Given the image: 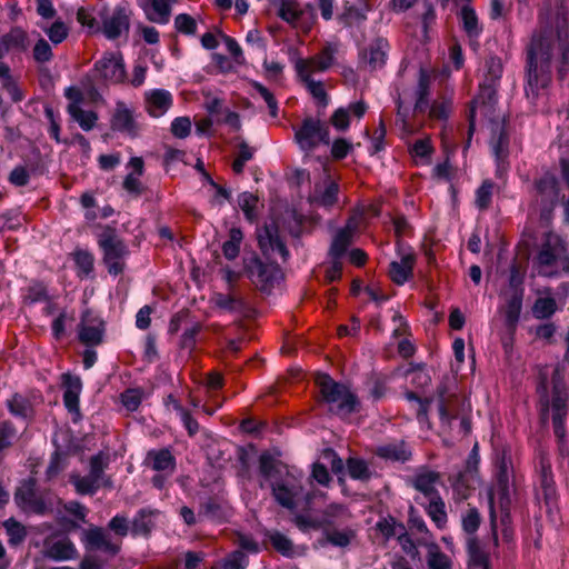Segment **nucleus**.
<instances>
[{"mask_svg": "<svg viewBox=\"0 0 569 569\" xmlns=\"http://www.w3.org/2000/svg\"><path fill=\"white\" fill-rule=\"evenodd\" d=\"M497 91L489 96L485 90L479 89L478 96L470 102L468 139L465 149L470 146L476 116L479 112L489 122L490 146L497 160V173L501 176L506 171L505 160L508 157L509 138L506 131V114L497 109Z\"/></svg>", "mask_w": 569, "mask_h": 569, "instance_id": "nucleus-1", "label": "nucleus"}, {"mask_svg": "<svg viewBox=\"0 0 569 569\" xmlns=\"http://www.w3.org/2000/svg\"><path fill=\"white\" fill-rule=\"evenodd\" d=\"M553 40L551 36H533L527 50V66L525 88L528 98L535 100L541 90L550 82V63L552 58Z\"/></svg>", "mask_w": 569, "mask_h": 569, "instance_id": "nucleus-2", "label": "nucleus"}, {"mask_svg": "<svg viewBox=\"0 0 569 569\" xmlns=\"http://www.w3.org/2000/svg\"><path fill=\"white\" fill-rule=\"evenodd\" d=\"M551 380V392L548 391L545 380L537 387L540 399L541 418L545 421L549 416L551 417L553 432L559 441H563L566 437L565 422L568 415V388L559 369L553 371Z\"/></svg>", "mask_w": 569, "mask_h": 569, "instance_id": "nucleus-3", "label": "nucleus"}, {"mask_svg": "<svg viewBox=\"0 0 569 569\" xmlns=\"http://www.w3.org/2000/svg\"><path fill=\"white\" fill-rule=\"evenodd\" d=\"M536 263L538 272L546 277L569 271V254L565 241L558 234L547 232L536 257Z\"/></svg>", "mask_w": 569, "mask_h": 569, "instance_id": "nucleus-4", "label": "nucleus"}, {"mask_svg": "<svg viewBox=\"0 0 569 569\" xmlns=\"http://www.w3.org/2000/svg\"><path fill=\"white\" fill-rule=\"evenodd\" d=\"M317 385L322 400L328 405L330 412L340 417H347L356 411L358 406L357 397L346 385L335 381L326 373L317 376Z\"/></svg>", "mask_w": 569, "mask_h": 569, "instance_id": "nucleus-5", "label": "nucleus"}, {"mask_svg": "<svg viewBox=\"0 0 569 569\" xmlns=\"http://www.w3.org/2000/svg\"><path fill=\"white\" fill-rule=\"evenodd\" d=\"M110 463V455L100 451L89 460V473L86 476L71 475L70 481L80 495H94L101 487L112 488V479L104 473Z\"/></svg>", "mask_w": 569, "mask_h": 569, "instance_id": "nucleus-6", "label": "nucleus"}, {"mask_svg": "<svg viewBox=\"0 0 569 569\" xmlns=\"http://www.w3.org/2000/svg\"><path fill=\"white\" fill-rule=\"evenodd\" d=\"M244 271L252 283L263 292H270L282 278V271L276 259L263 262L256 254L244 259Z\"/></svg>", "mask_w": 569, "mask_h": 569, "instance_id": "nucleus-7", "label": "nucleus"}, {"mask_svg": "<svg viewBox=\"0 0 569 569\" xmlns=\"http://www.w3.org/2000/svg\"><path fill=\"white\" fill-rule=\"evenodd\" d=\"M99 244L103 250V261L109 273L118 276L124 269V258L128 253L123 241L114 230L107 228L99 237Z\"/></svg>", "mask_w": 569, "mask_h": 569, "instance_id": "nucleus-8", "label": "nucleus"}, {"mask_svg": "<svg viewBox=\"0 0 569 569\" xmlns=\"http://www.w3.org/2000/svg\"><path fill=\"white\" fill-rule=\"evenodd\" d=\"M257 240L259 249L267 260H277L279 257L282 262L288 261L289 250L273 221L257 229Z\"/></svg>", "mask_w": 569, "mask_h": 569, "instance_id": "nucleus-9", "label": "nucleus"}, {"mask_svg": "<svg viewBox=\"0 0 569 569\" xmlns=\"http://www.w3.org/2000/svg\"><path fill=\"white\" fill-rule=\"evenodd\" d=\"M295 140L305 152H311L320 143L329 144V129L320 120L306 118L295 132Z\"/></svg>", "mask_w": 569, "mask_h": 569, "instance_id": "nucleus-10", "label": "nucleus"}, {"mask_svg": "<svg viewBox=\"0 0 569 569\" xmlns=\"http://www.w3.org/2000/svg\"><path fill=\"white\" fill-rule=\"evenodd\" d=\"M537 194L535 204L539 207L540 218L549 221L558 200L557 179L553 174L546 173L536 183Z\"/></svg>", "mask_w": 569, "mask_h": 569, "instance_id": "nucleus-11", "label": "nucleus"}, {"mask_svg": "<svg viewBox=\"0 0 569 569\" xmlns=\"http://www.w3.org/2000/svg\"><path fill=\"white\" fill-rule=\"evenodd\" d=\"M272 496L283 508L293 510L297 506L296 499L302 493V486L298 477L287 471V477L279 481L271 482Z\"/></svg>", "mask_w": 569, "mask_h": 569, "instance_id": "nucleus-12", "label": "nucleus"}, {"mask_svg": "<svg viewBox=\"0 0 569 569\" xmlns=\"http://www.w3.org/2000/svg\"><path fill=\"white\" fill-rule=\"evenodd\" d=\"M100 19L102 21V27H100V31L109 40H114L119 38L121 34H127L129 32L130 19L124 8L119 7L112 13L101 11Z\"/></svg>", "mask_w": 569, "mask_h": 569, "instance_id": "nucleus-13", "label": "nucleus"}, {"mask_svg": "<svg viewBox=\"0 0 569 569\" xmlns=\"http://www.w3.org/2000/svg\"><path fill=\"white\" fill-rule=\"evenodd\" d=\"M124 66L120 57L114 53H106L96 62L93 77L109 82H120L124 78Z\"/></svg>", "mask_w": 569, "mask_h": 569, "instance_id": "nucleus-14", "label": "nucleus"}, {"mask_svg": "<svg viewBox=\"0 0 569 569\" xmlns=\"http://www.w3.org/2000/svg\"><path fill=\"white\" fill-rule=\"evenodd\" d=\"M388 42L382 38L373 40L360 53V64L369 70L381 68L387 60Z\"/></svg>", "mask_w": 569, "mask_h": 569, "instance_id": "nucleus-15", "label": "nucleus"}, {"mask_svg": "<svg viewBox=\"0 0 569 569\" xmlns=\"http://www.w3.org/2000/svg\"><path fill=\"white\" fill-rule=\"evenodd\" d=\"M83 543L88 549L102 550L110 556H116L120 547L110 540L108 533L100 527L89 528L83 532Z\"/></svg>", "mask_w": 569, "mask_h": 569, "instance_id": "nucleus-16", "label": "nucleus"}, {"mask_svg": "<svg viewBox=\"0 0 569 569\" xmlns=\"http://www.w3.org/2000/svg\"><path fill=\"white\" fill-rule=\"evenodd\" d=\"M103 337V322L93 317L90 312H84L80 323L79 339L87 346H97L101 343Z\"/></svg>", "mask_w": 569, "mask_h": 569, "instance_id": "nucleus-17", "label": "nucleus"}, {"mask_svg": "<svg viewBox=\"0 0 569 569\" xmlns=\"http://www.w3.org/2000/svg\"><path fill=\"white\" fill-rule=\"evenodd\" d=\"M172 3L170 0H138V4L144 12L146 18L150 22L158 24L169 22Z\"/></svg>", "mask_w": 569, "mask_h": 569, "instance_id": "nucleus-18", "label": "nucleus"}, {"mask_svg": "<svg viewBox=\"0 0 569 569\" xmlns=\"http://www.w3.org/2000/svg\"><path fill=\"white\" fill-rule=\"evenodd\" d=\"M503 71L502 62L498 57H489L485 62L483 80L479 89L489 96L497 91Z\"/></svg>", "mask_w": 569, "mask_h": 569, "instance_id": "nucleus-19", "label": "nucleus"}, {"mask_svg": "<svg viewBox=\"0 0 569 569\" xmlns=\"http://www.w3.org/2000/svg\"><path fill=\"white\" fill-rule=\"evenodd\" d=\"M146 108L152 117H161L172 104V96L163 89H153L146 92Z\"/></svg>", "mask_w": 569, "mask_h": 569, "instance_id": "nucleus-20", "label": "nucleus"}, {"mask_svg": "<svg viewBox=\"0 0 569 569\" xmlns=\"http://www.w3.org/2000/svg\"><path fill=\"white\" fill-rule=\"evenodd\" d=\"M46 556L56 561L72 560L78 557L74 543L67 537L46 543Z\"/></svg>", "mask_w": 569, "mask_h": 569, "instance_id": "nucleus-21", "label": "nucleus"}, {"mask_svg": "<svg viewBox=\"0 0 569 569\" xmlns=\"http://www.w3.org/2000/svg\"><path fill=\"white\" fill-rule=\"evenodd\" d=\"M259 471L267 480L272 482L279 481L282 475L287 476V471L290 470L270 452L264 451L259 457Z\"/></svg>", "mask_w": 569, "mask_h": 569, "instance_id": "nucleus-22", "label": "nucleus"}, {"mask_svg": "<svg viewBox=\"0 0 569 569\" xmlns=\"http://www.w3.org/2000/svg\"><path fill=\"white\" fill-rule=\"evenodd\" d=\"M440 482V473L432 470H421L412 479V486L429 498V500L433 497H439L436 487Z\"/></svg>", "mask_w": 569, "mask_h": 569, "instance_id": "nucleus-23", "label": "nucleus"}, {"mask_svg": "<svg viewBox=\"0 0 569 569\" xmlns=\"http://www.w3.org/2000/svg\"><path fill=\"white\" fill-rule=\"evenodd\" d=\"M336 49L331 46L326 47L319 54L311 59H300L296 62V70L298 66L305 63V68L308 70V76L312 77L315 72H321L329 69L333 63Z\"/></svg>", "mask_w": 569, "mask_h": 569, "instance_id": "nucleus-24", "label": "nucleus"}, {"mask_svg": "<svg viewBox=\"0 0 569 569\" xmlns=\"http://www.w3.org/2000/svg\"><path fill=\"white\" fill-rule=\"evenodd\" d=\"M415 256L411 252L402 253L400 261H392L389 267V276L397 284H403L412 276Z\"/></svg>", "mask_w": 569, "mask_h": 569, "instance_id": "nucleus-25", "label": "nucleus"}, {"mask_svg": "<svg viewBox=\"0 0 569 569\" xmlns=\"http://www.w3.org/2000/svg\"><path fill=\"white\" fill-rule=\"evenodd\" d=\"M111 127L113 130L124 132L130 136L137 133V126L132 112L123 102H118L112 120Z\"/></svg>", "mask_w": 569, "mask_h": 569, "instance_id": "nucleus-26", "label": "nucleus"}, {"mask_svg": "<svg viewBox=\"0 0 569 569\" xmlns=\"http://www.w3.org/2000/svg\"><path fill=\"white\" fill-rule=\"evenodd\" d=\"M506 297V322L510 328H515L519 321L522 309L523 290L505 291Z\"/></svg>", "mask_w": 569, "mask_h": 569, "instance_id": "nucleus-27", "label": "nucleus"}, {"mask_svg": "<svg viewBox=\"0 0 569 569\" xmlns=\"http://www.w3.org/2000/svg\"><path fill=\"white\" fill-rule=\"evenodd\" d=\"M350 518L351 513L348 508L340 503L328 505L320 517L321 522H323V529L342 525L350 520Z\"/></svg>", "mask_w": 569, "mask_h": 569, "instance_id": "nucleus-28", "label": "nucleus"}, {"mask_svg": "<svg viewBox=\"0 0 569 569\" xmlns=\"http://www.w3.org/2000/svg\"><path fill=\"white\" fill-rule=\"evenodd\" d=\"M305 63H300L298 66L299 78L306 84L308 91L318 101V103L322 107H326L329 102V99L323 83L321 81H316L312 77L308 76V70L305 68Z\"/></svg>", "mask_w": 569, "mask_h": 569, "instance_id": "nucleus-29", "label": "nucleus"}, {"mask_svg": "<svg viewBox=\"0 0 569 569\" xmlns=\"http://www.w3.org/2000/svg\"><path fill=\"white\" fill-rule=\"evenodd\" d=\"M539 483L543 499L549 503L555 497V487L550 461L543 456L539 461Z\"/></svg>", "mask_w": 569, "mask_h": 569, "instance_id": "nucleus-30", "label": "nucleus"}, {"mask_svg": "<svg viewBox=\"0 0 569 569\" xmlns=\"http://www.w3.org/2000/svg\"><path fill=\"white\" fill-rule=\"evenodd\" d=\"M146 463L156 471L171 473L174 470V458L168 449L148 452Z\"/></svg>", "mask_w": 569, "mask_h": 569, "instance_id": "nucleus-31", "label": "nucleus"}, {"mask_svg": "<svg viewBox=\"0 0 569 569\" xmlns=\"http://www.w3.org/2000/svg\"><path fill=\"white\" fill-rule=\"evenodd\" d=\"M323 536L327 542L335 547L346 548L357 537L356 530L349 527L336 529L335 527L325 528Z\"/></svg>", "mask_w": 569, "mask_h": 569, "instance_id": "nucleus-32", "label": "nucleus"}, {"mask_svg": "<svg viewBox=\"0 0 569 569\" xmlns=\"http://www.w3.org/2000/svg\"><path fill=\"white\" fill-rule=\"evenodd\" d=\"M510 476V461L507 459L506 455L502 453L499 460L497 461L496 475L501 501L509 500Z\"/></svg>", "mask_w": 569, "mask_h": 569, "instance_id": "nucleus-33", "label": "nucleus"}, {"mask_svg": "<svg viewBox=\"0 0 569 569\" xmlns=\"http://www.w3.org/2000/svg\"><path fill=\"white\" fill-rule=\"evenodd\" d=\"M68 113L84 131L92 130L98 121V114L91 110H84L81 106L68 104Z\"/></svg>", "mask_w": 569, "mask_h": 569, "instance_id": "nucleus-34", "label": "nucleus"}, {"mask_svg": "<svg viewBox=\"0 0 569 569\" xmlns=\"http://www.w3.org/2000/svg\"><path fill=\"white\" fill-rule=\"evenodd\" d=\"M212 302L217 308L230 312H242L246 309L244 300L233 293H214Z\"/></svg>", "mask_w": 569, "mask_h": 569, "instance_id": "nucleus-35", "label": "nucleus"}, {"mask_svg": "<svg viewBox=\"0 0 569 569\" xmlns=\"http://www.w3.org/2000/svg\"><path fill=\"white\" fill-rule=\"evenodd\" d=\"M462 28L469 38H478L482 31L476 11L468 4L463 6L460 11Z\"/></svg>", "mask_w": 569, "mask_h": 569, "instance_id": "nucleus-36", "label": "nucleus"}, {"mask_svg": "<svg viewBox=\"0 0 569 569\" xmlns=\"http://www.w3.org/2000/svg\"><path fill=\"white\" fill-rule=\"evenodd\" d=\"M379 457L393 460L406 461L410 458L411 452L403 442L391 443L379 447L377 450Z\"/></svg>", "mask_w": 569, "mask_h": 569, "instance_id": "nucleus-37", "label": "nucleus"}, {"mask_svg": "<svg viewBox=\"0 0 569 569\" xmlns=\"http://www.w3.org/2000/svg\"><path fill=\"white\" fill-rule=\"evenodd\" d=\"M428 516L439 529H443L447 525L446 505L442 498L433 497L430 499L426 508Z\"/></svg>", "mask_w": 569, "mask_h": 569, "instance_id": "nucleus-38", "label": "nucleus"}, {"mask_svg": "<svg viewBox=\"0 0 569 569\" xmlns=\"http://www.w3.org/2000/svg\"><path fill=\"white\" fill-rule=\"evenodd\" d=\"M353 242V238L346 234L345 232L337 231L332 238L330 248H329V257L330 259H341L346 253L348 248Z\"/></svg>", "mask_w": 569, "mask_h": 569, "instance_id": "nucleus-39", "label": "nucleus"}, {"mask_svg": "<svg viewBox=\"0 0 569 569\" xmlns=\"http://www.w3.org/2000/svg\"><path fill=\"white\" fill-rule=\"evenodd\" d=\"M453 397L447 396L446 387L438 388L437 408L441 420L449 425L453 418Z\"/></svg>", "mask_w": 569, "mask_h": 569, "instance_id": "nucleus-40", "label": "nucleus"}, {"mask_svg": "<svg viewBox=\"0 0 569 569\" xmlns=\"http://www.w3.org/2000/svg\"><path fill=\"white\" fill-rule=\"evenodd\" d=\"M16 499L21 500L26 507L37 512H42L44 509L43 505L37 498L33 482L31 480L18 490L16 493Z\"/></svg>", "mask_w": 569, "mask_h": 569, "instance_id": "nucleus-41", "label": "nucleus"}, {"mask_svg": "<svg viewBox=\"0 0 569 569\" xmlns=\"http://www.w3.org/2000/svg\"><path fill=\"white\" fill-rule=\"evenodd\" d=\"M242 239L243 233L239 228L233 227L230 229L229 240H227L222 246L223 256L228 260H233L238 257Z\"/></svg>", "mask_w": 569, "mask_h": 569, "instance_id": "nucleus-42", "label": "nucleus"}, {"mask_svg": "<svg viewBox=\"0 0 569 569\" xmlns=\"http://www.w3.org/2000/svg\"><path fill=\"white\" fill-rule=\"evenodd\" d=\"M416 94H417V100H416V104H415V111L425 112L429 107V103H428L429 77L423 70H420V77H419Z\"/></svg>", "mask_w": 569, "mask_h": 569, "instance_id": "nucleus-43", "label": "nucleus"}, {"mask_svg": "<svg viewBox=\"0 0 569 569\" xmlns=\"http://www.w3.org/2000/svg\"><path fill=\"white\" fill-rule=\"evenodd\" d=\"M238 206L243 211L248 221L253 222L258 218V197L251 192H242L238 197Z\"/></svg>", "mask_w": 569, "mask_h": 569, "instance_id": "nucleus-44", "label": "nucleus"}, {"mask_svg": "<svg viewBox=\"0 0 569 569\" xmlns=\"http://www.w3.org/2000/svg\"><path fill=\"white\" fill-rule=\"evenodd\" d=\"M2 40L10 50H26L28 36L27 32L19 28H12L7 34L2 36Z\"/></svg>", "mask_w": 569, "mask_h": 569, "instance_id": "nucleus-45", "label": "nucleus"}, {"mask_svg": "<svg viewBox=\"0 0 569 569\" xmlns=\"http://www.w3.org/2000/svg\"><path fill=\"white\" fill-rule=\"evenodd\" d=\"M3 527L9 537L10 545L18 546L26 539V528L17 520L10 518L3 522Z\"/></svg>", "mask_w": 569, "mask_h": 569, "instance_id": "nucleus-46", "label": "nucleus"}, {"mask_svg": "<svg viewBox=\"0 0 569 569\" xmlns=\"http://www.w3.org/2000/svg\"><path fill=\"white\" fill-rule=\"evenodd\" d=\"M8 408L12 415L22 418H28L32 412V408L28 399L20 395H14L8 400Z\"/></svg>", "mask_w": 569, "mask_h": 569, "instance_id": "nucleus-47", "label": "nucleus"}, {"mask_svg": "<svg viewBox=\"0 0 569 569\" xmlns=\"http://www.w3.org/2000/svg\"><path fill=\"white\" fill-rule=\"evenodd\" d=\"M556 307L557 306L553 298H539L536 300L532 307V313L537 319H546L555 313Z\"/></svg>", "mask_w": 569, "mask_h": 569, "instance_id": "nucleus-48", "label": "nucleus"}, {"mask_svg": "<svg viewBox=\"0 0 569 569\" xmlns=\"http://www.w3.org/2000/svg\"><path fill=\"white\" fill-rule=\"evenodd\" d=\"M467 548L470 560L473 565L481 566L482 569L488 566V556L481 550L479 541L471 536L467 540Z\"/></svg>", "mask_w": 569, "mask_h": 569, "instance_id": "nucleus-49", "label": "nucleus"}, {"mask_svg": "<svg viewBox=\"0 0 569 569\" xmlns=\"http://www.w3.org/2000/svg\"><path fill=\"white\" fill-rule=\"evenodd\" d=\"M338 191V184L329 181L325 190L313 197V202L322 207H331L337 202Z\"/></svg>", "mask_w": 569, "mask_h": 569, "instance_id": "nucleus-50", "label": "nucleus"}, {"mask_svg": "<svg viewBox=\"0 0 569 569\" xmlns=\"http://www.w3.org/2000/svg\"><path fill=\"white\" fill-rule=\"evenodd\" d=\"M267 537L272 543L273 548L283 556L292 553V542L289 538L279 531H268Z\"/></svg>", "mask_w": 569, "mask_h": 569, "instance_id": "nucleus-51", "label": "nucleus"}, {"mask_svg": "<svg viewBox=\"0 0 569 569\" xmlns=\"http://www.w3.org/2000/svg\"><path fill=\"white\" fill-rule=\"evenodd\" d=\"M427 562L430 569H450L449 558L439 550L437 545L429 548Z\"/></svg>", "mask_w": 569, "mask_h": 569, "instance_id": "nucleus-52", "label": "nucleus"}, {"mask_svg": "<svg viewBox=\"0 0 569 569\" xmlns=\"http://www.w3.org/2000/svg\"><path fill=\"white\" fill-rule=\"evenodd\" d=\"M301 11L297 8V4L290 0H280V8L278 16L288 23H296L300 18Z\"/></svg>", "mask_w": 569, "mask_h": 569, "instance_id": "nucleus-53", "label": "nucleus"}, {"mask_svg": "<svg viewBox=\"0 0 569 569\" xmlns=\"http://www.w3.org/2000/svg\"><path fill=\"white\" fill-rule=\"evenodd\" d=\"M238 156L232 163V169L236 173H242L244 163L252 159L254 150L248 146L246 141H241L238 144Z\"/></svg>", "mask_w": 569, "mask_h": 569, "instance_id": "nucleus-54", "label": "nucleus"}, {"mask_svg": "<svg viewBox=\"0 0 569 569\" xmlns=\"http://www.w3.org/2000/svg\"><path fill=\"white\" fill-rule=\"evenodd\" d=\"M480 522V513L476 508H469L461 519L462 529L469 535V537L478 530Z\"/></svg>", "mask_w": 569, "mask_h": 569, "instance_id": "nucleus-55", "label": "nucleus"}, {"mask_svg": "<svg viewBox=\"0 0 569 569\" xmlns=\"http://www.w3.org/2000/svg\"><path fill=\"white\" fill-rule=\"evenodd\" d=\"M252 88L262 97V99L266 101L270 116L276 118L278 116V103L273 96V93L266 88L263 84L252 81L251 82Z\"/></svg>", "mask_w": 569, "mask_h": 569, "instance_id": "nucleus-56", "label": "nucleus"}, {"mask_svg": "<svg viewBox=\"0 0 569 569\" xmlns=\"http://www.w3.org/2000/svg\"><path fill=\"white\" fill-rule=\"evenodd\" d=\"M17 437L16 428L8 421L0 422V452L13 445Z\"/></svg>", "mask_w": 569, "mask_h": 569, "instance_id": "nucleus-57", "label": "nucleus"}, {"mask_svg": "<svg viewBox=\"0 0 569 569\" xmlns=\"http://www.w3.org/2000/svg\"><path fill=\"white\" fill-rule=\"evenodd\" d=\"M123 189L132 197L138 198L144 193L147 188L140 181V177L128 173L122 182Z\"/></svg>", "mask_w": 569, "mask_h": 569, "instance_id": "nucleus-58", "label": "nucleus"}, {"mask_svg": "<svg viewBox=\"0 0 569 569\" xmlns=\"http://www.w3.org/2000/svg\"><path fill=\"white\" fill-rule=\"evenodd\" d=\"M493 183L491 181H483L476 192V204L479 209H487L490 204L492 197Z\"/></svg>", "mask_w": 569, "mask_h": 569, "instance_id": "nucleus-59", "label": "nucleus"}, {"mask_svg": "<svg viewBox=\"0 0 569 569\" xmlns=\"http://www.w3.org/2000/svg\"><path fill=\"white\" fill-rule=\"evenodd\" d=\"M173 410L180 416L189 436H194L199 431V423L179 403L173 401Z\"/></svg>", "mask_w": 569, "mask_h": 569, "instance_id": "nucleus-60", "label": "nucleus"}, {"mask_svg": "<svg viewBox=\"0 0 569 569\" xmlns=\"http://www.w3.org/2000/svg\"><path fill=\"white\" fill-rule=\"evenodd\" d=\"M53 53L51 46L47 40L40 38L33 47V58L39 63L48 62L52 59Z\"/></svg>", "mask_w": 569, "mask_h": 569, "instance_id": "nucleus-61", "label": "nucleus"}, {"mask_svg": "<svg viewBox=\"0 0 569 569\" xmlns=\"http://www.w3.org/2000/svg\"><path fill=\"white\" fill-rule=\"evenodd\" d=\"M174 27L183 34H194L197 31L196 20L187 13H180L174 18Z\"/></svg>", "mask_w": 569, "mask_h": 569, "instance_id": "nucleus-62", "label": "nucleus"}, {"mask_svg": "<svg viewBox=\"0 0 569 569\" xmlns=\"http://www.w3.org/2000/svg\"><path fill=\"white\" fill-rule=\"evenodd\" d=\"M153 523L150 518V512L141 510L132 522V531L134 533L148 535L151 531Z\"/></svg>", "mask_w": 569, "mask_h": 569, "instance_id": "nucleus-63", "label": "nucleus"}, {"mask_svg": "<svg viewBox=\"0 0 569 569\" xmlns=\"http://www.w3.org/2000/svg\"><path fill=\"white\" fill-rule=\"evenodd\" d=\"M407 376L410 378V382L415 387L420 388V389L427 387L431 381L430 375L422 367H415V368L410 369L407 372Z\"/></svg>", "mask_w": 569, "mask_h": 569, "instance_id": "nucleus-64", "label": "nucleus"}]
</instances>
